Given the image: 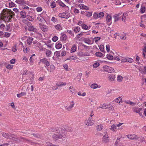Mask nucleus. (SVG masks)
<instances>
[{
  "label": "nucleus",
  "mask_w": 146,
  "mask_h": 146,
  "mask_svg": "<svg viewBox=\"0 0 146 146\" xmlns=\"http://www.w3.org/2000/svg\"><path fill=\"white\" fill-rule=\"evenodd\" d=\"M1 17L5 22H9L15 15L14 13L8 9H4L1 13Z\"/></svg>",
  "instance_id": "1"
},
{
  "label": "nucleus",
  "mask_w": 146,
  "mask_h": 146,
  "mask_svg": "<svg viewBox=\"0 0 146 146\" xmlns=\"http://www.w3.org/2000/svg\"><path fill=\"white\" fill-rule=\"evenodd\" d=\"M54 132L57 133L52 135L53 138L58 140L60 139H64L65 138V131L64 129L58 127H55L52 130Z\"/></svg>",
  "instance_id": "2"
},
{
  "label": "nucleus",
  "mask_w": 146,
  "mask_h": 146,
  "mask_svg": "<svg viewBox=\"0 0 146 146\" xmlns=\"http://www.w3.org/2000/svg\"><path fill=\"white\" fill-rule=\"evenodd\" d=\"M104 135L102 139V142L105 143H108L110 141L108 133L107 131H106L104 132Z\"/></svg>",
  "instance_id": "3"
},
{
  "label": "nucleus",
  "mask_w": 146,
  "mask_h": 146,
  "mask_svg": "<svg viewBox=\"0 0 146 146\" xmlns=\"http://www.w3.org/2000/svg\"><path fill=\"white\" fill-rule=\"evenodd\" d=\"M94 121L91 117H89L85 121V124L88 126H92L94 124Z\"/></svg>",
  "instance_id": "4"
},
{
  "label": "nucleus",
  "mask_w": 146,
  "mask_h": 146,
  "mask_svg": "<svg viewBox=\"0 0 146 146\" xmlns=\"http://www.w3.org/2000/svg\"><path fill=\"white\" fill-rule=\"evenodd\" d=\"M103 68L105 71L109 73H112L114 72L113 68L106 65L103 66Z\"/></svg>",
  "instance_id": "5"
},
{
  "label": "nucleus",
  "mask_w": 146,
  "mask_h": 146,
  "mask_svg": "<svg viewBox=\"0 0 146 146\" xmlns=\"http://www.w3.org/2000/svg\"><path fill=\"white\" fill-rule=\"evenodd\" d=\"M127 137L129 139L131 140H137L139 138L138 136L134 134L127 135Z\"/></svg>",
  "instance_id": "6"
},
{
  "label": "nucleus",
  "mask_w": 146,
  "mask_h": 146,
  "mask_svg": "<svg viewBox=\"0 0 146 146\" xmlns=\"http://www.w3.org/2000/svg\"><path fill=\"white\" fill-rule=\"evenodd\" d=\"M83 41L85 43L88 44H92L93 43V40L91 38H84Z\"/></svg>",
  "instance_id": "7"
},
{
  "label": "nucleus",
  "mask_w": 146,
  "mask_h": 146,
  "mask_svg": "<svg viewBox=\"0 0 146 146\" xmlns=\"http://www.w3.org/2000/svg\"><path fill=\"white\" fill-rule=\"evenodd\" d=\"M40 62L44 64L47 66H49L50 65V63L48 61L46 58H42L40 60Z\"/></svg>",
  "instance_id": "8"
},
{
  "label": "nucleus",
  "mask_w": 146,
  "mask_h": 146,
  "mask_svg": "<svg viewBox=\"0 0 146 146\" xmlns=\"http://www.w3.org/2000/svg\"><path fill=\"white\" fill-rule=\"evenodd\" d=\"M39 27L40 29L44 32L47 31L48 30L47 26L42 24H39Z\"/></svg>",
  "instance_id": "9"
},
{
  "label": "nucleus",
  "mask_w": 146,
  "mask_h": 146,
  "mask_svg": "<svg viewBox=\"0 0 146 146\" xmlns=\"http://www.w3.org/2000/svg\"><path fill=\"white\" fill-rule=\"evenodd\" d=\"M60 38L61 41H65L67 39V36L66 34L63 33H61Z\"/></svg>",
  "instance_id": "10"
},
{
  "label": "nucleus",
  "mask_w": 146,
  "mask_h": 146,
  "mask_svg": "<svg viewBox=\"0 0 146 146\" xmlns=\"http://www.w3.org/2000/svg\"><path fill=\"white\" fill-rule=\"evenodd\" d=\"M115 75L113 74H110L108 77L109 80L111 82L114 81L115 80Z\"/></svg>",
  "instance_id": "11"
},
{
  "label": "nucleus",
  "mask_w": 146,
  "mask_h": 146,
  "mask_svg": "<svg viewBox=\"0 0 146 146\" xmlns=\"http://www.w3.org/2000/svg\"><path fill=\"white\" fill-rule=\"evenodd\" d=\"M58 16L60 17L63 18L65 19H67L69 17L68 15H66V14L64 13H59L58 15Z\"/></svg>",
  "instance_id": "12"
},
{
  "label": "nucleus",
  "mask_w": 146,
  "mask_h": 146,
  "mask_svg": "<svg viewBox=\"0 0 146 146\" xmlns=\"http://www.w3.org/2000/svg\"><path fill=\"white\" fill-rule=\"evenodd\" d=\"M56 85L58 87H61L62 86H64L66 85V82H58L56 83Z\"/></svg>",
  "instance_id": "13"
},
{
  "label": "nucleus",
  "mask_w": 146,
  "mask_h": 146,
  "mask_svg": "<svg viewBox=\"0 0 146 146\" xmlns=\"http://www.w3.org/2000/svg\"><path fill=\"white\" fill-rule=\"evenodd\" d=\"M45 54L47 57H50L51 56L52 52L50 50L46 49L45 51Z\"/></svg>",
  "instance_id": "14"
},
{
  "label": "nucleus",
  "mask_w": 146,
  "mask_h": 146,
  "mask_svg": "<svg viewBox=\"0 0 146 146\" xmlns=\"http://www.w3.org/2000/svg\"><path fill=\"white\" fill-rule=\"evenodd\" d=\"M62 46V44L60 42H57L55 44V47L58 49L61 48Z\"/></svg>",
  "instance_id": "15"
},
{
  "label": "nucleus",
  "mask_w": 146,
  "mask_h": 146,
  "mask_svg": "<svg viewBox=\"0 0 146 146\" xmlns=\"http://www.w3.org/2000/svg\"><path fill=\"white\" fill-rule=\"evenodd\" d=\"M90 87L93 89H95L100 88L101 86L100 85H98L96 84H93L91 85Z\"/></svg>",
  "instance_id": "16"
},
{
  "label": "nucleus",
  "mask_w": 146,
  "mask_h": 146,
  "mask_svg": "<svg viewBox=\"0 0 146 146\" xmlns=\"http://www.w3.org/2000/svg\"><path fill=\"white\" fill-rule=\"evenodd\" d=\"M9 137L11 138L9 139H12L14 140H17V139H19V138L16 137V136L13 134H11L9 135Z\"/></svg>",
  "instance_id": "17"
},
{
  "label": "nucleus",
  "mask_w": 146,
  "mask_h": 146,
  "mask_svg": "<svg viewBox=\"0 0 146 146\" xmlns=\"http://www.w3.org/2000/svg\"><path fill=\"white\" fill-rule=\"evenodd\" d=\"M128 15L126 13H124L122 15V21H123L125 22L127 18Z\"/></svg>",
  "instance_id": "18"
},
{
  "label": "nucleus",
  "mask_w": 146,
  "mask_h": 146,
  "mask_svg": "<svg viewBox=\"0 0 146 146\" xmlns=\"http://www.w3.org/2000/svg\"><path fill=\"white\" fill-rule=\"evenodd\" d=\"M49 69H47V70L50 72H52L55 70V67L53 65H51L49 67Z\"/></svg>",
  "instance_id": "19"
},
{
  "label": "nucleus",
  "mask_w": 146,
  "mask_h": 146,
  "mask_svg": "<svg viewBox=\"0 0 146 146\" xmlns=\"http://www.w3.org/2000/svg\"><path fill=\"white\" fill-rule=\"evenodd\" d=\"M82 27L83 29L85 30H87L90 29L91 26L90 25L87 26L86 25L83 24L82 25Z\"/></svg>",
  "instance_id": "20"
},
{
  "label": "nucleus",
  "mask_w": 146,
  "mask_h": 146,
  "mask_svg": "<svg viewBox=\"0 0 146 146\" xmlns=\"http://www.w3.org/2000/svg\"><path fill=\"white\" fill-rule=\"evenodd\" d=\"M33 40V38L32 37H29L28 38L27 40V44L29 45H30L31 44Z\"/></svg>",
  "instance_id": "21"
},
{
  "label": "nucleus",
  "mask_w": 146,
  "mask_h": 146,
  "mask_svg": "<svg viewBox=\"0 0 146 146\" xmlns=\"http://www.w3.org/2000/svg\"><path fill=\"white\" fill-rule=\"evenodd\" d=\"M117 127L116 125L113 124L111 126L110 129V130L113 132H116L117 131Z\"/></svg>",
  "instance_id": "22"
},
{
  "label": "nucleus",
  "mask_w": 146,
  "mask_h": 146,
  "mask_svg": "<svg viewBox=\"0 0 146 146\" xmlns=\"http://www.w3.org/2000/svg\"><path fill=\"white\" fill-rule=\"evenodd\" d=\"M73 30L76 33L79 32L80 31V29L79 27H74L72 28Z\"/></svg>",
  "instance_id": "23"
},
{
  "label": "nucleus",
  "mask_w": 146,
  "mask_h": 146,
  "mask_svg": "<svg viewBox=\"0 0 146 146\" xmlns=\"http://www.w3.org/2000/svg\"><path fill=\"white\" fill-rule=\"evenodd\" d=\"M103 128V126L101 124L98 125L96 127V130L98 131H101L102 130Z\"/></svg>",
  "instance_id": "24"
},
{
  "label": "nucleus",
  "mask_w": 146,
  "mask_h": 146,
  "mask_svg": "<svg viewBox=\"0 0 146 146\" xmlns=\"http://www.w3.org/2000/svg\"><path fill=\"white\" fill-rule=\"evenodd\" d=\"M35 54H33L30 57L29 60H30V64L33 65V61L34 60V58L35 57Z\"/></svg>",
  "instance_id": "25"
},
{
  "label": "nucleus",
  "mask_w": 146,
  "mask_h": 146,
  "mask_svg": "<svg viewBox=\"0 0 146 146\" xmlns=\"http://www.w3.org/2000/svg\"><path fill=\"white\" fill-rule=\"evenodd\" d=\"M58 3L59 5L61 7H65L67 9H68V7L61 1H59Z\"/></svg>",
  "instance_id": "26"
},
{
  "label": "nucleus",
  "mask_w": 146,
  "mask_h": 146,
  "mask_svg": "<svg viewBox=\"0 0 146 146\" xmlns=\"http://www.w3.org/2000/svg\"><path fill=\"white\" fill-rule=\"evenodd\" d=\"M28 30L30 31H33L34 32H36L37 31L36 29L33 26L29 27Z\"/></svg>",
  "instance_id": "27"
},
{
  "label": "nucleus",
  "mask_w": 146,
  "mask_h": 146,
  "mask_svg": "<svg viewBox=\"0 0 146 146\" xmlns=\"http://www.w3.org/2000/svg\"><path fill=\"white\" fill-rule=\"evenodd\" d=\"M27 94L25 92H22L19 94H17V96L19 98H20L23 96H25Z\"/></svg>",
  "instance_id": "28"
},
{
  "label": "nucleus",
  "mask_w": 146,
  "mask_h": 146,
  "mask_svg": "<svg viewBox=\"0 0 146 146\" xmlns=\"http://www.w3.org/2000/svg\"><path fill=\"white\" fill-rule=\"evenodd\" d=\"M35 46L38 47V49L39 50L43 51V48L40 43H37V44L35 45Z\"/></svg>",
  "instance_id": "29"
},
{
  "label": "nucleus",
  "mask_w": 146,
  "mask_h": 146,
  "mask_svg": "<svg viewBox=\"0 0 146 146\" xmlns=\"http://www.w3.org/2000/svg\"><path fill=\"white\" fill-rule=\"evenodd\" d=\"M95 55L97 57H104V55L101 52H98L95 53Z\"/></svg>",
  "instance_id": "30"
},
{
  "label": "nucleus",
  "mask_w": 146,
  "mask_h": 146,
  "mask_svg": "<svg viewBox=\"0 0 146 146\" xmlns=\"http://www.w3.org/2000/svg\"><path fill=\"white\" fill-rule=\"evenodd\" d=\"M106 21L107 22H111L112 21V18L111 16L108 14L106 17Z\"/></svg>",
  "instance_id": "31"
},
{
  "label": "nucleus",
  "mask_w": 146,
  "mask_h": 146,
  "mask_svg": "<svg viewBox=\"0 0 146 146\" xmlns=\"http://www.w3.org/2000/svg\"><path fill=\"white\" fill-rule=\"evenodd\" d=\"M20 15L22 18H25L26 16V13L24 11H21L20 12Z\"/></svg>",
  "instance_id": "32"
},
{
  "label": "nucleus",
  "mask_w": 146,
  "mask_h": 146,
  "mask_svg": "<svg viewBox=\"0 0 146 146\" xmlns=\"http://www.w3.org/2000/svg\"><path fill=\"white\" fill-rule=\"evenodd\" d=\"M109 106V104H103L101 106L99 107L100 108L102 109H107L108 108V106Z\"/></svg>",
  "instance_id": "33"
},
{
  "label": "nucleus",
  "mask_w": 146,
  "mask_h": 146,
  "mask_svg": "<svg viewBox=\"0 0 146 146\" xmlns=\"http://www.w3.org/2000/svg\"><path fill=\"white\" fill-rule=\"evenodd\" d=\"M55 29L57 30L60 31L62 29L61 26L59 24L55 25Z\"/></svg>",
  "instance_id": "34"
},
{
  "label": "nucleus",
  "mask_w": 146,
  "mask_h": 146,
  "mask_svg": "<svg viewBox=\"0 0 146 146\" xmlns=\"http://www.w3.org/2000/svg\"><path fill=\"white\" fill-rule=\"evenodd\" d=\"M77 48L76 46L74 45H73L71 49V52H74L76 50Z\"/></svg>",
  "instance_id": "35"
},
{
  "label": "nucleus",
  "mask_w": 146,
  "mask_h": 146,
  "mask_svg": "<svg viewBox=\"0 0 146 146\" xmlns=\"http://www.w3.org/2000/svg\"><path fill=\"white\" fill-rule=\"evenodd\" d=\"M125 102L126 104L131 105L132 106H134L135 104V103L134 102H132L129 100L125 101Z\"/></svg>",
  "instance_id": "36"
},
{
  "label": "nucleus",
  "mask_w": 146,
  "mask_h": 146,
  "mask_svg": "<svg viewBox=\"0 0 146 146\" xmlns=\"http://www.w3.org/2000/svg\"><path fill=\"white\" fill-rule=\"evenodd\" d=\"M2 135L3 137L9 139L11 138L9 137V135L7 133L3 132L2 133Z\"/></svg>",
  "instance_id": "37"
},
{
  "label": "nucleus",
  "mask_w": 146,
  "mask_h": 146,
  "mask_svg": "<svg viewBox=\"0 0 146 146\" xmlns=\"http://www.w3.org/2000/svg\"><path fill=\"white\" fill-rule=\"evenodd\" d=\"M146 10L145 7L144 6H141L140 9V12L142 13H144Z\"/></svg>",
  "instance_id": "38"
},
{
  "label": "nucleus",
  "mask_w": 146,
  "mask_h": 146,
  "mask_svg": "<svg viewBox=\"0 0 146 146\" xmlns=\"http://www.w3.org/2000/svg\"><path fill=\"white\" fill-rule=\"evenodd\" d=\"M141 110L142 109L141 108L135 107L134 108V111L136 113H139Z\"/></svg>",
  "instance_id": "39"
},
{
  "label": "nucleus",
  "mask_w": 146,
  "mask_h": 146,
  "mask_svg": "<svg viewBox=\"0 0 146 146\" xmlns=\"http://www.w3.org/2000/svg\"><path fill=\"white\" fill-rule=\"evenodd\" d=\"M15 2L16 3L21 5L25 3L24 0H16Z\"/></svg>",
  "instance_id": "40"
},
{
  "label": "nucleus",
  "mask_w": 146,
  "mask_h": 146,
  "mask_svg": "<svg viewBox=\"0 0 146 146\" xmlns=\"http://www.w3.org/2000/svg\"><path fill=\"white\" fill-rule=\"evenodd\" d=\"M121 56H114L113 57V59L114 60H117L118 61H119L120 60H121Z\"/></svg>",
  "instance_id": "41"
},
{
  "label": "nucleus",
  "mask_w": 146,
  "mask_h": 146,
  "mask_svg": "<svg viewBox=\"0 0 146 146\" xmlns=\"http://www.w3.org/2000/svg\"><path fill=\"white\" fill-rule=\"evenodd\" d=\"M107 58L109 60H112L113 59V57L111 54H107Z\"/></svg>",
  "instance_id": "42"
},
{
  "label": "nucleus",
  "mask_w": 146,
  "mask_h": 146,
  "mask_svg": "<svg viewBox=\"0 0 146 146\" xmlns=\"http://www.w3.org/2000/svg\"><path fill=\"white\" fill-rule=\"evenodd\" d=\"M122 98L120 97H119L115 99V102L117 103H120L122 102Z\"/></svg>",
  "instance_id": "43"
},
{
  "label": "nucleus",
  "mask_w": 146,
  "mask_h": 146,
  "mask_svg": "<svg viewBox=\"0 0 146 146\" xmlns=\"http://www.w3.org/2000/svg\"><path fill=\"white\" fill-rule=\"evenodd\" d=\"M123 79V78L120 75H118L117 77V80L118 82H120L122 81Z\"/></svg>",
  "instance_id": "44"
},
{
  "label": "nucleus",
  "mask_w": 146,
  "mask_h": 146,
  "mask_svg": "<svg viewBox=\"0 0 146 146\" xmlns=\"http://www.w3.org/2000/svg\"><path fill=\"white\" fill-rule=\"evenodd\" d=\"M113 3L117 5H119L121 4L119 0H113Z\"/></svg>",
  "instance_id": "45"
},
{
  "label": "nucleus",
  "mask_w": 146,
  "mask_h": 146,
  "mask_svg": "<svg viewBox=\"0 0 146 146\" xmlns=\"http://www.w3.org/2000/svg\"><path fill=\"white\" fill-rule=\"evenodd\" d=\"M76 57L74 56H69V57L67 58L66 59V60H74L75 59Z\"/></svg>",
  "instance_id": "46"
},
{
  "label": "nucleus",
  "mask_w": 146,
  "mask_h": 146,
  "mask_svg": "<svg viewBox=\"0 0 146 146\" xmlns=\"http://www.w3.org/2000/svg\"><path fill=\"white\" fill-rule=\"evenodd\" d=\"M37 20L38 21L42 22L44 21V19L40 15H39L37 17Z\"/></svg>",
  "instance_id": "47"
},
{
  "label": "nucleus",
  "mask_w": 146,
  "mask_h": 146,
  "mask_svg": "<svg viewBox=\"0 0 146 146\" xmlns=\"http://www.w3.org/2000/svg\"><path fill=\"white\" fill-rule=\"evenodd\" d=\"M92 15V13L91 12L86 11L85 16H86L87 17H90Z\"/></svg>",
  "instance_id": "48"
},
{
  "label": "nucleus",
  "mask_w": 146,
  "mask_h": 146,
  "mask_svg": "<svg viewBox=\"0 0 146 146\" xmlns=\"http://www.w3.org/2000/svg\"><path fill=\"white\" fill-rule=\"evenodd\" d=\"M120 37L121 39L123 40H125L126 39V37L125 36V34H122L120 35Z\"/></svg>",
  "instance_id": "49"
},
{
  "label": "nucleus",
  "mask_w": 146,
  "mask_h": 146,
  "mask_svg": "<svg viewBox=\"0 0 146 146\" xmlns=\"http://www.w3.org/2000/svg\"><path fill=\"white\" fill-rule=\"evenodd\" d=\"M99 48L100 50L102 52H104V45H101L99 46Z\"/></svg>",
  "instance_id": "50"
},
{
  "label": "nucleus",
  "mask_w": 146,
  "mask_h": 146,
  "mask_svg": "<svg viewBox=\"0 0 146 146\" xmlns=\"http://www.w3.org/2000/svg\"><path fill=\"white\" fill-rule=\"evenodd\" d=\"M120 60L121 62H127V58H124L123 57L121 56V58Z\"/></svg>",
  "instance_id": "51"
},
{
  "label": "nucleus",
  "mask_w": 146,
  "mask_h": 146,
  "mask_svg": "<svg viewBox=\"0 0 146 146\" xmlns=\"http://www.w3.org/2000/svg\"><path fill=\"white\" fill-rule=\"evenodd\" d=\"M70 92L73 93L75 90L73 86H71L69 88Z\"/></svg>",
  "instance_id": "52"
},
{
  "label": "nucleus",
  "mask_w": 146,
  "mask_h": 146,
  "mask_svg": "<svg viewBox=\"0 0 146 146\" xmlns=\"http://www.w3.org/2000/svg\"><path fill=\"white\" fill-rule=\"evenodd\" d=\"M100 65L99 63L98 62H96L93 65V67L94 68H96L98 67Z\"/></svg>",
  "instance_id": "53"
},
{
  "label": "nucleus",
  "mask_w": 146,
  "mask_h": 146,
  "mask_svg": "<svg viewBox=\"0 0 146 146\" xmlns=\"http://www.w3.org/2000/svg\"><path fill=\"white\" fill-rule=\"evenodd\" d=\"M23 50L25 53H27L29 51V49L27 48H25L23 46Z\"/></svg>",
  "instance_id": "54"
},
{
  "label": "nucleus",
  "mask_w": 146,
  "mask_h": 146,
  "mask_svg": "<svg viewBox=\"0 0 146 146\" xmlns=\"http://www.w3.org/2000/svg\"><path fill=\"white\" fill-rule=\"evenodd\" d=\"M133 61V60L131 58L127 57V62H128L129 63H132Z\"/></svg>",
  "instance_id": "55"
},
{
  "label": "nucleus",
  "mask_w": 146,
  "mask_h": 146,
  "mask_svg": "<svg viewBox=\"0 0 146 146\" xmlns=\"http://www.w3.org/2000/svg\"><path fill=\"white\" fill-rule=\"evenodd\" d=\"M114 21L116 22L119 19V15H116L114 17Z\"/></svg>",
  "instance_id": "56"
},
{
  "label": "nucleus",
  "mask_w": 146,
  "mask_h": 146,
  "mask_svg": "<svg viewBox=\"0 0 146 146\" xmlns=\"http://www.w3.org/2000/svg\"><path fill=\"white\" fill-rule=\"evenodd\" d=\"M52 40L54 42H55L58 39V38L56 36H54L52 38Z\"/></svg>",
  "instance_id": "57"
},
{
  "label": "nucleus",
  "mask_w": 146,
  "mask_h": 146,
  "mask_svg": "<svg viewBox=\"0 0 146 146\" xmlns=\"http://www.w3.org/2000/svg\"><path fill=\"white\" fill-rule=\"evenodd\" d=\"M50 7L52 8H54L56 7V4L54 1L53 2L51 3L50 5Z\"/></svg>",
  "instance_id": "58"
},
{
  "label": "nucleus",
  "mask_w": 146,
  "mask_h": 146,
  "mask_svg": "<svg viewBox=\"0 0 146 146\" xmlns=\"http://www.w3.org/2000/svg\"><path fill=\"white\" fill-rule=\"evenodd\" d=\"M67 33H68L69 34H70L71 36H74V33L72 32L71 30H67Z\"/></svg>",
  "instance_id": "59"
},
{
  "label": "nucleus",
  "mask_w": 146,
  "mask_h": 146,
  "mask_svg": "<svg viewBox=\"0 0 146 146\" xmlns=\"http://www.w3.org/2000/svg\"><path fill=\"white\" fill-rule=\"evenodd\" d=\"M99 18L102 17L104 16V13L102 12H101L98 14Z\"/></svg>",
  "instance_id": "60"
},
{
  "label": "nucleus",
  "mask_w": 146,
  "mask_h": 146,
  "mask_svg": "<svg viewBox=\"0 0 146 146\" xmlns=\"http://www.w3.org/2000/svg\"><path fill=\"white\" fill-rule=\"evenodd\" d=\"M93 17L95 19H97L99 18L98 14L97 13H95L93 14Z\"/></svg>",
  "instance_id": "61"
},
{
  "label": "nucleus",
  "mask_w": 146,
  "mask_h": 146,
  "mask_svg": "<svg viewBox=\"0 0 146 146\" xmlns=\"http://www.w3.org/2000/svg\"><path fill=\"white\" fill-rule=\"evenodd\" d=\"M74 104L75 103L74 101H71L70 102V105L69 106L72 108L74 106Z\"/></svg>",
  "instance_id": "62"
},
{
  "label": "nucleus",
  "mask_w": 146,
  "mask_h": 146,
  "mask_svg": "<svg viewBox=\"0 0 146 146\" xmlns=\"http://www.w3.org/2000/svg\"><path fill=\"white\" fill-rule=\"evenodd\" d=\"M27 19L29 21H31L34 20V18L32 16H28Z\"/></svg>",
  "instance_id": "63"
},
{
  "label": "nucleus",
  "mask_w": 146,
  "mask_h": 146,
  "mask_svg": "<svg viewBox=\"0 0 146 146\" xmlns=\"http://www.w3.org/2000/svg\"><path fill=\"white\" fill-rule=\"evenodd\" d=\"M46 145L47 146H54L55 145H54L52 143L49 142H46Z\"/></svg>",
  "instance_id": "64"
}]
</instances>
